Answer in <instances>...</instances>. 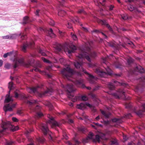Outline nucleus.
<instances>
[{
    "label": "nucleus",
    "mask_w": 145,
    "mask_h": 145,
    "mask_svg": "<svg viewBox=\"0 0 145 145\" xmlns=\"http://www.w3.org/2000/svg\"><path fill=\"white\" fill-rule=\"evenodd\" d=\"M45 140V139L42 137H39L37 139V141L43 143Z\"/></svg>",
    "instance_id": "nucleus-39"
},
{
    "label": "nucleus",
    "mask_w": 145,
    "mask_h": 145,
    "mask_svg": "<svg viewBox=\"0 0 145 145\" xmlns=\"http://www.w3.org/2000/svg\"><path fill=\"white\" fill-rule=\"evenodd\" d=\"M41 58H42V59L44 62L47 63H50L51 62L50 61L47 59H46L44 57H42Z\"/></svg>",
    "instance_id": "nucleus-42"
},
{
    "label": "nucleus",
    "mask_w": 145,
    "mask_h": 145,
    "mask_svg": "<svg viewBox=\"0 0 145 145\" xmlns=\"http://www.w3.org/2000/svg\"><path fill=\"white\" fill-rule=\"evenodd\" d=\"M61 87L65 88L66 91L69 93L73 92L76 90L75 88H74L73 85L72 84H67L66 86H65L63 85H61Z\"/></svg>",
    "instance_id": "nucleus-10"
},
{
    "label": "nucleus",
    "mask_w": 145,
    "mask_h": 145,
    "mask_svg": "<svg viewBox=\"0 0 145 145\" xmlns=\"http://www.w3.org/2000/svg\"><path fill=\"white\" fill-rule=\"evenodd\" d=\"M62 48L63 46L60 44H58L56 46V49L59 51H61Z\"/></svg>",
    "instance_id": "nucleus-29"
},
{
    "label": "nucleus",
    "mask_w": 145,
    "mask_h": 145,
    "mask_svg": "<svg viewBox=\"0 0 145 145\" xmlns=\"http://www.w3.org/2000/svg\"><path fill=\"white\" fill-rule=\"evenodd\" d=\"M131 116L130 113L127 114L125 115V117L126 118H129Z\"/></svg>",
    "instance_id": "nucleus-59"
},
{
    "label": "nucleus",
    "mask_w": 145,
    "mask_h": 145,
    "mask_svg": "<svg viewBox=\"0 0 145 145\" xmlns=\"http://www.w3.org/2000/svg\"><path fill=\"white\" fill-rule=\"evenodd\" d=\"M34 61L33 59H32L30 62L29 61L27 63H25L24 62L23 58L16 59L14 60V63L13 66L14 69L17 68L19 65V64L24 65L27 67H28L32 65V63Z\"/></svg>",
    "instance_id": "nucleus-7"
},
{
    "label": "nucleus",
    "mask_w": 145,
    "mask_h": 145,
    "mask_svg": "<svg viewBox=\"0 0 145 145\" xmlns=\"http://www.w3.org/2000/svg\"><path fill=\"white\" fill-rule=\"evenodd\" d=\"M22 112L21 110H18L17 112V113L20 115L22 114Z\"/></svg>",
    "instance_id": "nucleus-58"
},
{
    "label": "nucleus",
    "mask_w": 145,
    "mask_h": 145,
    "mask_svg": "<svg viewBox=\"0 0 145 145\" xmlns=\"http://www.w3.org/2000/svg\"><path fill=\"white\" fill-rule=\"evenodd\" d=\"M122 18L124 20H126L128 19V17L127 15H123L121 16Z\"/></svg>",
    "instance_id": "nucleus-50"
},
{
    "label": "nucleus",
    "mask_w": 145,
    "mask_h": 145,
    "mask_svg": "<svg viewBox=\"0 0 145 145\" xmlns=\"http://www.w3.org/2000/svg\"><path fill=\"white\" fill-rule=\"evenodd\" d=\"M26 36L25 35H22L21 38L22 39H24L25 38Z\"/></svg>",
    "instance_id": "nucleus-64"
},
{
    "label": "nucleus",
    "mask_w": 145,
    "mask_h": 145,
    "mask_svg": "<svg viewBox=\"0 0 145 145\" xmlns=\"http://www.w3.org/2000/svg\"><path fill=\"white\" fill-rule=\"evenodd\" d=\"M27 90L28 92L31 93H36L38 96L40 97L46 95L48 94L50 95L53 91V89L52 88L49 89L47 88L46 90L45 91L43 92L40 93L39 92L40 88L39 86L29 88H28Z\"/></svg>",
    "instance_id": "nucleus-5"
},
{
    "label": "nucleus",
    "mask_w": 145,
    "mask_h": 145,
    "mask_svg": "<svg viewBox=\"0 0 145 145\" xmlns=\"http://www.w3.org/2000/svg\"><path fill=\"white\" fill-rule=\"evenodd\" d=\"M104 123L106 125H108L109 123V121H104Z\"/></svg>",
    "instance_id": "nucleus-63"
},
{
    "label": "nucleus",
    "mask_w": 145,
    "mask_h": 145,
    "mask_svg": "<svg viewBox=\"0 0 145 145\" xmlns=\"http://www.w3.org/2000/svg\"><path fill=\"white\" fill-rule=\"evenodd\" d=\"M76 50V46L72 44L68 45L67 48L64 49L65 51L67 52L69 54L74 52Z\"/></svg>",
    "instance_id": "nucleus-11"
},
{
    "label": "nucleus",
    "mask_w": 145,
    "mask_h": 145,
    "mask_svg": "<svg viewBox=\"0 0 145 145\" xmlns=\"http://www.w3.org/2000/svg\"><path fill=\"white\" fill-rule=\"evenodd\" d=\"M1 127L3 129L0 130V138L4 135L5 131L6 129H9L13 131H15L18 129V127L17 126L15 127L12 125L10 122L8 121H2Z\"/></svg>",
    "instance_id": "nucleus-6"
},
{
    "label": "nucleus",
    "mask_w": 145,
    "mask_h": 145,
    "mask_svg": "<svg viewBox=\"0 0 145 145\" xmlns=\"http://www.w3.org/2000/svg\"><path fill=\"white\" fill-rule=\"evenodd\" d=\"M28 140L29 141H30V142H31L29 144H28L27 145H35V144L33 142L32 139L31 138H28Z\"/></svg>",
    "instance_id": "nucleus-48"
},
{
    "label": "nucleus",
    "mask_w": 145,
    "mask_h": 145,
    "mask_svg": "<svg viewBox=\"0 0 145 145\" xmlns=\"http://www.w3.org/2000/svg\"><path fill=\"white\" fill-rule=\"evenodd\" d=\"M78 131L84 133L85 131V128L84 127H79L77 128Z\"/></svg>",
    "instance_id": "nucleus-27"
},
{
    "label": "nucleus",
    "mask_w": 145,
    "mask_h": 145,
    "mask_svg": "<svg viewBox=\"0 0 145 145\" xmlns=\"http://www.w3.org/2000/svg\"><path fill=\"white\" fill-rule=\"evenodd\" d=\"M44 104L48 107L50 110H51L53 109V106L50 102L46 101L45 102V103H44Z\"/></svg>",
    "instance_id": "nucleus-20"
},
{
    "label": "nucleus",
    "mask_w": 145,
    "mask_h": 145,
    "mask_svg": "<svg viewBox=\"0 0 145 145\" xmlns=\"http://www.w3.org/2000/svg\"><path fill=\"white\" fill-rule=\"evenodd\" d=\"M103 63L106 65L107 67H105L106 71H103L100 67L99 65L97 63L89 64V66L94 68L95 72L101 77L106 78L108 75H111L112 74V71L109 67V63L106 61V58H103Z\"/></svg>",
    "instance_id": "nucleus-2"
},
{
    "label": "nucleus",
    "mask_w": 145,
    "mask_h": 145,
    "mask_svg": "<svg viewBox=\"0 0 145 145\" xmlns=\"http://www.w3.org/2000/svg\"><path fill=\"white\" fill-rule=\"evenodd\" d=\"M8 88L9 89L8 94H7L6 96L5 100V103H7L4 106L3 110L6 112L7 111H11L12 110V108L15 107L16 103H13L14 97L10 95V90L14 88V85L12 82H10L8 83Z\"/></svg>",
    "instance_id": "nucleus-3"
},
{
    "label": "nucleus",
    "mask_w": 145,
    "mask_h": 145,
    "mask_svg": "<svg viewBox=\"0 0 145 145\" xmlns=\"http://www.w3.org/2000/svg\"><path fill=\"white\" fill-rule=\"evenodd\" d=\"M93 133L91 132H90L89 133L88 136L87 137V138L90 139H93Z\"/></svg>",
    "instance_id": "nucleus-34"
},
{
    "label": "nucleus",
    "mask_w": 145,
    "mask_h": 145,
    "mask_svg": "<svg viewBox=\"0 0 145 145\" xmlns=\"http://www.w3.org/2000/svg\"><path fill=\"white\" fill-rule=\"evenodd\" d=\"M4 39H9V35H7L6 36H4L2 37Z\"/></svg>",
    "instance_id": "nucleus-52"
},
{
    "label": "nucleus",
    "mask_w": 145,
    "mask_h": 145,
    "mask_svg": "<svg viewBox=\"0 0 145 145\" xmlns=\"http://www.w3.org/2000/svg\"><path fill=\"white\" fill-rule=\"evenodd\" d=\"M61 73L64 78H67L69 80H71L70 78H71L73 73V71L72 69L67 67L66 68L63 69L61 71Z\"/></svg>",
    "instance_id": "nucleus-8"
},
{
    "label": "nucleus",
    "mask_w": 145,
    "mask_h": 145,
    "mask_svg": "<svg viewBox=\"0 0 145 145\" xmlns=\"http://www.w3.org/2000/svg\"><path fill=\"white\" fill-rule=\"evenodd\" d=\"M101 112L102 114L106 118H108L111 114L109 112H106L103 111H102Z\"/></svg>",
    "instance_id": "nucleus-22"
},
{
    "label": "nucleus",
    "mask_w": 145,
    "mask_h": 145,
    "mask_svg": "<svg viewBox=\"0 0 145 145\" xmlns=\"http://www.w3.org/2000/svg\"><path fill=\"white\" fill-rule=\"evenodd\" d=\"M112 120L113 122H119L120 123H121V121H120V119L119 118H114L112 119Z\"/></svg>",
    "instance_id": "nucleus-43"
},
{
    "label": "nucleus",
    "mask_w": 145,
    "mask_h": 145,
    "mask_svg": "<svg viewBox=\"0 0 145 145\" xmlns=\"http://www.w3.org/2000/svg\"><path fill=\"white\" fill-rule=\"evenodd\" d=\"M48 34L50 37H53L55 36V35L53 33L52 29V28H50L49 30L48 31Z\"/></svg>",
    "instance_id": "nucleus-23"
},
{
    "label": "nucleus",
    "mask_w": 145,
    "mask_h": 145,
    "mask_svg": "<svg viewBox=\"0 0 145 145\" xmlns=\"http://www.w3.org/2000/svg\"><path fill=\"white\" fill-rule=\"evenodd\" d=\"M77 86L81 87L82 88H86L88 90H90L91 89L90 87H86L85 85L83 84V80L81 78L79 80H74L72 81Z\"/></svg>",
    "instance_id": "nucleus-9"
},
{
    "label": "nucleus",
    "mask_w": 145,
    "mask_h": 145,
    "mask_svg": "<svg viewBox=\"0 0 145 145\" xmlns=\"http://www.w3.org/2000/svg\"><path fill=\"white\" fill-rule=\"evenodd\" d=\"M75 144H72L70 142L68 141L67 142V144L68 145H78L79 144V142L77 140H76L74 141Z\"/></svg>",
    "instance_id": "nucleus-31"
},
{
    "label": "nucleus",
    "mask_w": 145,
    "mask_h": 145,
    "mask_svg": "<svg viewBox=\"0 0 145 145\" xmlns=\"http://www.w3.org/2000/svg\"><path fill=\"white\" fill-rule=\"evenodd\" d=\"M40 107L38 105L37 106L35 107V111L37 112L35 116V118H39L42 116H43V114L41 112H38L39 110L40 109Z\"/></svg>",
    "instance_id": "nucleus-12"
},
{
    "label": "nucleus",
    "mask_w": 145,
    "mask_h": 145,
    "mask_svg": "<svg viewBox=\"0 0 145 145\" xmlns=\"http://www.w3.org/2000/svg\"><path fill=\"white\" fill-rule=\"evenodd\" d=\"M92 32L97 33H99L100 32V31H99V30L97 29H94Z\"/></svg>",
    "instance_id": "nucleus-57"
},
{
    "label": "nucleus",
    "mask_w": 145,
    "mask_h": 145,
    "mask_svg": "<svg viewBox=\"0 0 145 145\" xmlns=\"http://www.w3.org/2000/svg\"><path fill=\"white\" fill-rule=\"evenodd\" d=\"M78 12L79 14H81L82 13H84V14L86 13L84 11V10L83 9H82L79 10L78 11Z\"/></svg>",
    "instance_id": "nucleus-49"
},
{
    "label": "nucleus",
    "mask_w": 145,
    "mask_h": 145,
    "mask_svg": "<svg viewBox=\"0 0 145 145\" xmlns=\"http://www.w3.org/2000/svg\"><path fill=\"white\" fill-rule=\"evenodd\" d=\"M65 2V1L64 0H61L60 1H59V3L60 5H62Z\"/></svg>",
    "instance_id": "nucleus-56"
},
{
    "label": "nucleus",
    "mask_w": 145,
    "mask_h": 145,
    "mask_svg": "<svg viewBox=\"0 0 145 145\" xmlns=\"http://www.w3.org/2000/svg\"><path fill=\"white\" fill-rule=\"evenodd\" d=\"M127 8L130 11H132L135 9V8L133 5H129L127 6Z\"/></svg>",
    "instance_id": "nucleus-35"
},
{
    "label": "nucleus",
    "mask_w": 145,
    "mask_h": 145,
    "mask_svg": "<svg viewBox=\"0 0 145 145\" xmlns=\"http://www.w3.org/2000/svg\"><path fill=\"white\" fill-rule=\"evenodd\" d=\"M33 45V42L24 44L21 47L22 50L23 52H25L27 47H31Z\"/></svg>",
    "instance_id": "nucleus-13"
},
{
    "label": "nucleus",
    "mask_w": 145,
    "mask_h": 145,
    "mask_svg": "<svg viewBox=\"0 0 145 145\" xmlns=\"http://www.w3.org/2000/svg\"><path fill=\"white\" fill-rule=\"evenodd\" d=\"M92 44V42H89L86 44L84 47L80 48V53L76 56L78 61H76L74 62V65L77 69L81 68L82 71L84 73L88 74L89 83L91 84H94L97 79V78L88 73L83 69H82V66L83 59L85 58L88 61L91 62V59L90 57L95 58L97 56V54L95 52L92 51L91 50L90 47L91 46Z\"/></svg>",
    "instance_id": "nucleus-1"
},
{
    "label": "nucleus",
    "mask_w": 145,
    "mask_h": 145,
    "mask_svg": "<svg viewBox=\"0 0 145 145\" xmlns=\"http://www.w3.org/2000/svg\"><path fill=\"white\" fill-rule=\"evenodd\" d=\"M17 35L16 34H11L9 35V39H16Z\"/></svg>",
    "instance_id": "nucleus-30"
},
{
    "label": "nucleus",
    "mask_w": 145,
    "mask_h": 145,
    "mask_svg": "<svg viewBox=\"0 0 145 145\" xmlns=\"http://www.w3.org/2000/svg\"><path fill=\"white\" fill-rule=\"evenodd\" d=\"M38 52L43 56H46V54L45 52V51L42 50L40 48L39 49Z\"/></svg>",
    "instance_id": "nucleus-26"
},
{
    "label": "nucleus",
    "mask_w": 145,
    "mask_h": 145,
    "mask_svg": "<svg viewBox=\"0 0 145 145\" xmlns=\"http://www.w3.org/2000/svg\"><path fill=\"white\" fill-rule=\"evenodd\" d=\"M13 143V142L12 141H7L6 142L5 145H11Z\"/></svg>",
    "instance_id": "nucleus-45"
},
{
    "label": "nucleus",
    "mask_w": 145,
    "mask_h": 145,
    "mask_svg": "<svg viewBox=\"0 0 145 145\" xmlns=\"http://www.w3.org/2000/svg\"><path fill=\"white\" fill-rule=\"evenodd\" d=\"M14 94H15V98H17L18 96V93L16 91H14Z\"/></svg>",
    "instance_id": "nucleus-61"
},
{
    "label": "nucleus",
    "mask_w": 145,
    "mask_h": 145,
    "mask_svg": "<svg viewBox=\"0 0 145 145\" xmlns=\"http://www.w3.org/2000/svg\"><path fill=\"white\" fill-rule=\"evenodd\" d=\"M49 24L53 26L54 25V22L53 20L50 19L48 21Z\"/></svg>",
    "instance_id": "nucleus-41"
},
{
    "label": "nucleus",
    "mask_w": 145,
    "mask_h": 145,
    "mask_svg": "<svg viewBox=\"0 0 145 145\" xmlns=\"http://www.w3.org/2000/svg\"><path fill=\"white\" fill-rule=\"evenodd\" d=\"M41 65L39 62L37 63L35 67L34 68V70L36 72H39L40 73H41L42 72L39 69V68H41Z\"/></svg>",
    "instance_id": "nucleus-19"
},
{
    "label": "nucleus",
    "mask_w": 145,
    "mask_h": 145,
    "mask_svg": "<svg viewBox=\"0 0 145 145\" xmlns=\"http://www.w3.org/2000/svg\"><path fill=\"white\" fill-rule=\"evenodd\" d=\"M114 8V6L112 5H110L109 7V9L110 10H112Z\"/></svg>",
    "instance_id": "nucleus-60"
},
{
    "label": "nucleus",
    "mask_w": 145,
    "mask_h": 145,
    "mask_svg": "<svg viewBox=\"0 0 145 145\" xmlns=\"http://www.w3.org/2000/svg\"><path fill=\"white\" fill-rule=\"evenodd\" d=\"M134 61V59L131 57H129L127 60V62L129 65H130L133 63Z\"/></svg>",
    "instance_id": "nucleus-37"
},
{
    "label": "nucleus",
    "mask_w": 145,
    "mask_h": 145,
    "mask_svg": "<svg viewBox=\"0 0 145 145\" xmlns=\"http://www.w3.org/2000/svg\"><path fill=\"white\" fill-rule=\"evenodd\" d=\"M101 23L102 25H106V26L108 28L109 30L112 32H113V30L110 27L109 25L108 24L106 21L105 20H101Z\"/></svg>",
    "instance_id": "nucleus-15"
},
{
    "label": "nucleus",
    "mask_w": 145,
    "mask_h": 145,
    "mask_svg": "<svg viewBox=\"0 0 145 145\" xmlns=\"http://www.w3.org/2000/svg\"><path fill=\"white\" fill-rule=\"evenodd\" d=\"M71 20L74 23L79 22V19L77 17H75V18L72 17L71 18Z\"/></svg>",
    "instance_id": "nucleus-25"
},
{
    "label": "nucleus",
    "mask_w": 145,
    "mask_h": 145,
    "mask_svg": "<svg viewBox=\"0 0 145 145\" xmlns=\"http://www.w3.org/2000/svg\"><path fill=\"white\" fill-rule=\"evenodd\" d=\"M59 62L62 64L63 65H65V60L63 58H60L59 59Z\"/></svg>",
    "instance_id": "nucleus-40"
},
{
    "label": "nucleus",
    "mask_w": 145,
    "mask_h": 145,
    "mask_svg": "<svg viewBox=\"0 0 145 145\" xmlns=\"http://www.w3.org/2000/svg\"><path fill=\"white\" fill-rule=\"evenodd\" d=\"M74 98L75 99L72 100L74 102H75L77 100L81 99L82 101H86L88 99L87 97L86 96H83L82 97L80 96H76Z\"/></svg>",
    "instance_id": "nucleus-14"
},
{
    "label": "nucleus",
    "mask_w": 145,
    "mask_h": 145,
    "mask_svg": "<svg viewBox=\"0 0 145 145\" xmlns=\"http://www.w3.org/2000/svg\"><path fill=\"white\" fill-rule=\"evenodd\" d=\"M118 83H119L117 81H115L114 82V84L111 82H109L108 84V86L109 89L111 90H113L114 89V85L116 84H117V85H118Z\"/></svg>",
    "instance_id": "nucleus-17"
},
{
    "label": "nucleus",
    "mask_w": 145,
    "mask_h": 145,
    "mask_svg": "<svg viewBox=\"0 0 145 145\" xmlns=\"http://www.w3.org/2000/svg\"><path fill=\"white\" fill-rule=\"evenodd\" d=\"M47 117L49 118V120L47 121V123L46 124L42 123L41 125V129L43 132L44 135H46L48 133V138L51 140H52V137L49 132V130L47 127V123L52 124L54 126H57L59 127L61 125L60 123H59L56 121L54 119V118L52 117H50V115L49 114L47 115Z\"/></svg>",
    "instance_id": "nucleus-4"
},
{
    "label": "nucleus",
    "mask_w": 145,
    "mask_h": 145,
    "mask_svg": "<svg viewBox=\"0 0 145 145\" xmlns=\"http://www.w3.org/2000/svg\"><path fill=\"white\" fill-rule=\"evenodd\" d=\"M66 13V12L64 10H61L59 11L58 15L60 16L63 17L65 14Z\"/></svg>",
    "instance_id": "nucleus-24"
},
{
    "label": "nucleus",
    "mask_w": 145,
    "mask_h": 145,
    "mask_svg": "<svg viewBox=\"0 0 145 145\" xmlns=\"http://www.w3.org/2000/svg\"><path fill=\"white\" fill-rule=\"evenodd\" d=\"M105 0H99V2L100 4L103 6L105 5L104 3L105 2Z\"/></svg>",
    "instance_id": "nucleus-47"
},
{
    "label": "nucleus",
    "mask_w": 145,
    "mask_h": 145,
    "mask_svg": "<svg viewBox=\"0 0 145 145\" xmlns=\"http://www.w3.org/2000/svg\"><path fill=\"white\" fill-rule=\"evenodd\" d=\"M33 131V130L32 129H29V130L26 131L25 132V134L27 136V135L29 134L31 132Z\"/></svg>",
    "instance_id": "nucleus-46"
},
{
    "label": "nucleus",
    "mask_w": 145,
    "mask_h": 145,
    "mask_svg": "<svg viewBox=\"0 0 145 145\" xmlns=\"http://www.w3.org/2000/svg\"><path fill=\"white\" fill-rule=\"evenodd\" d=\"M142 110H139L136 112V114L139 116L141 117L143 115V112H145V104H143L142 105Z\"/></svg>",
    "instance_id": "nucleus-18"
},
{
    "label": "nucleus",
    "mask_w": 145,
    "mask_h": 145,
    "mask_svg": "<svg viewBox=\"0 0 145 145\" xmlns=\"http://www.w3.org/2000/svg\"><path fill=\"white\" fill-rule=\"evenodd\" d=\"M118 92L120 93L121 94H122V95H123L124 96V97L125 98L126 97L125 95V92L124 91L121 89H119L118 90Z\"/></svg>",
    "instance_id": "nucleus-36"
},
{
    "label": "nucleus",
    "mask_w": 145,
    "mask_h": 145,
    "mask_svg": "<svg viewBox=\"0 0 145 145\" xmlns=\"http://www.w3.org/2000/svg\"><path fill=\"white\" fill-rule=\"evenodd\" d=\"M8 54H9L8 53L5 54L3 55V57L4 58L7 57L8 56Z\"/></svg>",
    "instance_id": "nucleus-62"
},
{
    "label": "nucleus",
    "mask_w": 145,
    "mask_h": 145,
    "mask_svg": "<svg viewBox=\"0 0 145 145\" xmlns=\"http://www.w3.org/2000/svg\"><path fill=\"white\" fill-rule=\"evenodd\" d=\"M100 139H101V138H100V135H96L95 137V139L96 140H97L99 142Z\"/></svg>",
    "instance_id": "nucleus-44"
},
{
    "label": "nucleus",
    "mask_w": 145,
    "mask_h": 145,
    "mask_svg": "<svg viewBox=\"0 0 145 145\" xmlns=\"http://www.w3.org/2000/svg\"><path fill=\"white\" fill-rule=\"evenodd\" d=\"M39 11H40V10H36V12H35V15L37 16H39Z\"/></svg>",
    "instance_id": "nucleus-53"
},
{
    "label": "nucleus",
    "mask_w": 145,
    "mask_h": 145,
    "mask_svg": "<svg viewBox=\"0 0 145 145\" xmlns=\"http://www.w3.org/2000/svg\"><path fill=\"white\" fill-rule=\"evenodd\" d=\"M99 135L101 139L104 140H107V139L106 138L105 134L103 133H101Z\"/></svg>",
    "instance_id": "nucleus-28"
},
{
    "label": "nucleus",
    "mask_w": 145,
    "mask_h": 145,
    "mask_svg": "<svg viewBox=\"0 0 145 145\" xmlns=\"http://www.w3.org/2000/svg\"><path fill=\"white\" fill-rule=\"evenodd\" d=\"M84 105L83 103H80V104L77 105V108H78L82 109L84 107Z\"/></svg>",
    "instance_id": "nucleus-32"
},
{
    "label": "nucleus",
    "mask_w": 145,
    "mask_h": 145,
    "mask_svg": "<svg viewBox=\"0 0 145 145\" xmlns=\"http://www.w3.org/2000/svg\"><path fill=\"white\" fill-rule=\"evenodd\" d=\"M135 71L138 72L140 73H142L144 72V70L141 66H138L136 67L133 72L134 73Z\"/></svg>",
    "instance_id": "nucleus-16"
},
{
    "label": "nucleus",
    "mask_w": 145,
    "mask_h": 145,
    "mask_svg": "<svg viewBox=\"0 0 145 145\" xmlns=\"http://www.w3.org/2000/svg\"><path fill=\"white\" fill-rule=\"evenodd\" d=\"M12 119V121L14 122H17L18 121V119L15 117H13Z\"/></svg>",
    "instance_id": "nucleus-54"
},
{
    "label": "nucleus",
    "mask_w": 145,
    "mask_h": 145,
    "mask_svg": "<svg viewBox=\"0 0 145 145\" xmlns=\"http://www.w3.org/2000/svg\"><path fill=\"white\" fill-rule=\"evenodd\" d=\"M71 35L72 39L74 40H76L77 38L76 35L74 34L72 32L71 33Z\"/></svg>",
    "instance_id": "nucleus-38"
},
{
    "label": "nucleus",
    "mask_w": 145,
    "mask_h": 145,
    "mask_svg": "<svg viewBox=\"0 0 145 145\" xmlns=\"http://www.w3.org/2000/svg\"><path fill=\"white\" fill-rule=\"evenodd\" d=\"M10 64L7 63L5 65V67L7 69H9L10 68Z\"/></svg>",
    "instance_id": "nucleus-51"
},
{
    "label": "nucleus",
    "mask_w": 145,
    "mask_h": 145,
    "mask_svg": "<svg viewBox=\"0 0 145 145\" xmlns=\"http://www.w3.org/2000/svg\"><path fill=\"white\" fill-rule=\"evenodd\" d=\"M29 22V18L27 16H25L23 19L22 24H26Z\"/></svg>",
    "instance_id": "nucleus-21"
},
{
    "label": "nucleus",
    "mask_w": 145,
    "mask_h": 145,
    "mask_svg": "<svg viewBox=\"0 0 145 145\" xmlns=\"http://www.w3.org/2000/svg\"><path fill=\"white\" fill-rule=\"evenodd\" d=\"M67 27L69 28H71L72 27V26L71 24H70L69 22H68L67 24Z\"/></svg>",
    "instance_id": "nucleus-55"
},
{
    "label": "nucleus",
    "mask_w": 145,
    "mask_h": 145,
    "mask_svg": "<svg viewBox=\"0 0 145 145\" xmlns=\"http://www.w3.org/2000/svg\"><path fill=\"white\" fill-rule=\"evenodd\" d=\"M37 102L36 100H31L30 101H28L27 103L30 105H31L33 104L36 103Z\"/></svg>",
    "instance_id": "nucleus-33"
}]
</instances>
